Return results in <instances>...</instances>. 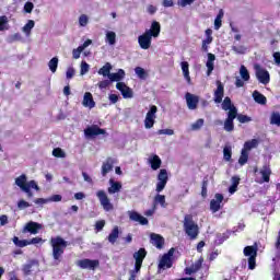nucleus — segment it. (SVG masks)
Returning a JSON list of instances; mask_svg holds the SVG:
<instances>
[{
  "instance_id": "a878e982",
  "label": "nucleus",
  "mask_w": 280,
  "mask_h": 280,
  "mask_svg": "<svg viewBox=\"0 0 280 280\" xmlns=\"http://www.w3.org/2000/svg\"><path fill=\"white\" fill-rule=\"evenodd\" d=\"M222 110H228V113H231L233 110L235 114L237 113V107L233 104L231 101V97L226 96L222 102Z\"/></svg>"
},
{
  "instance_id": "a211bd4d",
  "label": "nucleus",
  "mask_w": 280,
  "mask_h": 280,
  "mask_svg": "<svg viewBox=\"0 0 280 280\" xmlns=\"http://www.w3.org/2000/svg\"><path fill=\"white\" fill-rule=\"evenodd\" d=\"M185 97H186V103H187V107L189 108V110H196V108H198L200 97H198L189 92L186 93Z\"/></svg>"
},
{
  "instance_id": "e433bc0d",
  "label": "nucleus",
  "mask_w": 280,
  "mask_h": 280,
  "mask_svg": "<svg viewBox=\"0 0 280 280\" xmlns=\"http://www.w3.org/2000/svg\"><path fill=\"white\" fill-rule=\"evenodd\" d=\"M231 237V231H226L224 233H219L217 234V240H215V244H224V242H226V240H229Z\"/></svg>"
},
{
  "instance_id": "39448f33",
  "label": "nucleus",
  "mask_w": 280,
  "mask_h": 280,
  "mask_svg": "<svg viewBox=\"0 0 280 280\" xmlns=\"http://www.w3.org/2000/svg\"><path fill=\"white\" fill-rule=\"evenodd\" d=\"M176 252V249L174 247H172L171 249H168V252L166 254H163V256L161 257L159 265H158V270H170V268H172V266H174V253Z\"/></svg>"
},
{
  "instance_id": "4be33fe9",
  "label": "nucleus",
  "mask_w": 280,
  "mask_h": 280,
  "mask_svg": "<svg viewBox=\"0 0 280 280\" xmlns=\"http://www.w3.org/2000/svg\"><path fill=\"white\" fill-rule=\"evenodd\" d=\"M145 33L149 34L151 38H159L161 34V23L153 21L150 30H147Z\"/></svg>"
},
{
  "instance_id": "f03ea898",
  "label": "nucleus",
  "mask_w": 280,
  "mask_h": 280,
  "mask_svg": "<svg viewBox=\"0 0 280 280\" xmlns=\"http://www.w3.org/2000/svg\"><path fill=\"white\" fill-rule=\"evenodd\" d=\"M50 246L52 248V259H55V261H60L62 255H65V249L69 244L61 236H56L50 238Z\"/></svg>"
},
{
  "instance_id": "0eeeda50",
  "label": "nucleus",
  "mask_w": 280,
  "mask_h": 280,
  "mask_svg": "<svg viewBox=\"0 0 280 280\" xmlns=\"http://www.w3.org/2000/svg\"><path fill=\"white\" fill-rule=\"evenodd\" d=\"M156 113H159V107H156V105H152L144 119V128L148 130H150V128H154Z\"/></svg>"
},
{
  "instance_id": "e2e57ef3",
  "label": "nucleus",
  "mask_w": 280,
  "mask_h": 280,
  "mask_svg": "<svg viewBox=\"0 0 280 280\" xmlns=\"http://www.w3.org/2000/svg\"><path fill=\"white\" fill-rule=\"evenodd\" d=\"M194 1L196 0H178L177 5H179L180 8H187V5H191Z\"/></svg>"
},
{
  "instance_id": "c9c22d12",
  "label": "nucleus",
  "mask_w": 280,
  "mask_h": 280,
  "mask_svg": "<svg viewBox=\"0 0 280 280\" xmlns=\"http://www.w3.org/2000/svg\"><path fill=\"white\" fill-rule=\"evenodd\" d=\"M35 264H38L36 260H30L28 264L23 265L22 271L24 272L25 277H30L32 275V268H34Z\"/></svg>"
},
{
  "instance_id": "4c0bfd02",
  "label": "nucleus",
  "mask_w": 280,
  "mask_h": 280,
  "mask_svg": "<svg viewBox=\"0 0 280 280\" xmlns=\"http://www.w3.org/2000/svg\"><path fill=\"white\" fill-rule=\"evenodd\" d=\"M135 73L140 80H148V71H145V69L142 67H136Z\"/></svg>"
},
{
  "instance_id": "f8f14e48",
  "label": "nucleus",
  "mask_w": 280,
  "mask_h": 280,
  "mask_svg": "<svg viewBox=\"0 0 280 280\" xmlns=\"http://www.w3.org/2000/svg\"><path fill=\"white\" fill-rule=\"evenodd\" d=\"M78 266H80V268H82L83 270H95V268H100V260L97 259H89V258H84L79 260Z\"/></svg>"
},
{
  "instance_id": "6e6d98bb",
  "label": "nucleus",
  "mask_w": 280,
  "mask_h": 280,
  "mask_svg": "<svg viewBox=\"0 0 280 280\" xmlns=\"http://www.w3.org/2000/svg\"><path fill=\"white\" fill-rule=\"evenodd\" d=\"M5 25H8V16L2 15V16H0V32L8 30V27H5Z\"/></svg>"
},
{
  "instance_id": "a18cd8bd",
  "label": "nucleus",
  "mask_w": 280,
  "mask_h": 280,
  "mask_svg": "<svg viewBox=\"0 0 280 280\" xmlns=\"http://www.w3.org/2000/svg\"><path fill=\"white\" fill-rule=\"evenodd\" d=\"M34 25H36L34 20H28V22L23 26V32L25 34H31L32 30H34Z\"/></svg>"
},
{
  "instance_id": "72a5a7b5",
  "label": "nucleus",
  "mask_w": 280,
  "mask_h": 280,
  "mask_svg": "<svg viewBox=\"0 0 280 280\" xmlns=\"http://www.w3.org/2000/svg\"><path fill=\"white\" fill-rule=\"evenodd\" d=\"M109 244H115L119 240V228L115 226L107 237Z\"/></svg>"
},
{
  "instance_id": "680f3d73",
  "label": "nucleus",
  "mask_w": 280,
  "mask_h": 280,
  "mask_svg": "<svg viewBox=\"0 0 280 280\" xmlns=\"http://www.w3.org/2000/svg\"><path fill=\"white\" fill-rule=\"evenodd\" d=\"M83 51L84 50H82V48L79 46L78 48L72 50V58H74V60H78Z\"/></svg>"
},
{
  "instance_id": "5fc2aeb1",
  "label": "nucleus",
  "mask_w": 280,
  "mask_h": 280,
  "mask_svg": "<svg viewBox=\"0 0 280 280\" xmlns=\"http://www.w3.org/2000/svg\"><path fill=\"white\" fill-rule=\"evenodd\" d=\"M79 25L81 27H86L89 25V16L86 14H81L79 18Z\"/></svg>"
},
{
  "instance_id": "ea45409f",
  "label": "nucleus",
  "mask_w": 280,
  "mask_h": 280,
  "mask_svg": "<svg viewBox=\"0 0 280 280\" xmlns=\"http://www.w3.org/2000/svg\"><path fill=\"white\" fill-rule=\"evenodd\" d=\"M240 177L238 176H233L232 177V185L229 188L230 194H235L237 191V187L240 186Z\"/></svg>"
},
{
  "instance_id": "0e129e2a",
  "label": "nucleus",
  "mask_w": 280,
  "mask_h": 280,
  "mask_svg": "<svg viewBox=\"0 0 280 280\" xmlns=\"http://www.w3.org/2000/svg\"><path fill=\"white\" fill-rule=\"evenodd\" d=\"M110 86V80H103L98 82V89H108Z\"/></svg>"
},
{
  "instance_id": "bf43d9fd",
  "label": "nucleus",
  "mask_w": 280,
  "mask_h": 280,
  "mask_svg": "<svg viewBox=\"0 0 280 280\" xmlns=\"http://www.w3.org/2000/svg\"><path fill=\"white\" fill-rule=\"evenodd\" d=\"M28 207H32V205H30V202L25 201L24 199L18 201V209L23 210L27 209Z\"/></svg>"
},
{
  "instance_id": "9b49d317",
  "label": "nucleus",
  "mask_w": 280,
  "mask_h": 280,
  "mask_svg": "<svg viewBox=\"0 0 280 280\" xmlns=\"http://www.w3.org/2000/svg\"><path fill=\"white\" fill-rule=\"evenodd\" d=\"M217 89L213 94V102L215 104H222V100H224V83L222 81L217 80L215 82Z\"/></svg>"
},
{
  "instance_id": "6e6552de",
  "label": "nucleus",
  "mask_w": 280,
  "mask_h": 280,
  "mask_svg": "<svg viewBox=\"0 0 280 280\" xmlns=\"http://www.w3.org/2000/svg\"><path fill=\"white\" fill-rule=\"evenodd\" d=\"M167 180H170V176L167 175V170L161 168L160 173L158 174V184L155 188V191H158V194H161V191L165 189L167 185Z\"/></svg>"
},
{
  "instance_id": "4468645a",
  "label": "nucleus",
  "mask_w": 280,
  "mask_h": 280,
  "mask_svg": "<svg viewBox=\"0 0 280 280\" xmlns=\"http://www.w3.org/2000/svg\"><path fill=\"white\" fill-rule=\"evenodd\" d=\"M43 229V224L34 221H30L25 224L22 232L23 233H31V235H37V233Z\"/></svg>"
},
{
  "instance_id": "1a4fd4ad",
  "label": "nucleus",
  "mask_w": 280,
  "mask_h": 280,
  "mask_svg": "<svg viewBox=\"0 0 280 280\" xmlns=\"http://www.w3.org/2000/svg\"><path fill=\"white\" fill-rule=\"evenodd\" d=\"M256 78L260 82V84H269L270 83V72L268 70L261 68V66H255Z\"/></svg>"
},
{
  "instance_id": "338daca9",
  "label": "nucleus",
  "mask_w": 280,
  "mask_h": 280,
  "mask_svg": "<svg viewBox=\"0 0 280 280\" xmlns=\"http://www.w3.org/2000/svg\"><path fill=\"white\" fill-rule=\"evenodd\" d=\"M159 135H168L170 137L174 135V129H160L158 131Z\"/></svg>"
},
{
  "instance_id": "2f4dec72",
  "label": "nucleus",
  "mask_w": 280,
  "mask_h": 280,
  "mask_svg": "<svg viewBox=\"0 0 280 280\" xmlns=\"http://www.w3.org/2000/svg\"><path fill=\"white\" fill-rule=\"evenodd\" d=\"M182 71L184 73V78L188 84H191V77L189 75V62L182 61Z\"/></svg>"
},
{
  "instance_id": "37998d69",
  "label": "nucleus",
  "mask_w": 280,
  "mask_h": 280,
  "mask_svg": "<svg viewBox=\"0 0 280 280\" xmlns=\"http://www.w3.org/2000/svg\"><path fill=\"white\" fill-rule=\"evenodd\" d=\"M240 73L244 82H248V80H250V73L248 72V69L245 68V66H241Z\"/></svg>"
},
{
  "instance_id": "f704fd0d",
  "label": "nucleus",
  "mask_w": 280,
  "mask_h": 280,
  "mask_svg": "<svg viewBox=\"0 0 280 280\" xmlns=\"http://www.w3.org/2000/svg\"><path fill=\"white\" fill-rule=\"evenodd\" d=\"M113 66L109 62H107L98 70V74L103 75L104 78H109Z\"/></svg>"
},
{
  "instance_id": "3c124183",
  "label": "nucleus",
  "mask_w": 280,
  "mask_h": 280,
  "mask_svg": "<svg viewBox=\"0 0 280 280\" xmlns=\"http://www.w3.org/2000/svg\"><path fill=\"white\" fill-rule=\"evenodd\" d=\"M236 119L240 121V124H248V121H253L249 116L244 114H237Z\"/></svg>"
},
{
  "instance_id": "4d7b16f0",
  "label": "nucleus",
  "mask_w": 280,
  "mask_h": 280,
  "mask_svg": "<svg viewBox=\"0 0 280 280\" xmlns=\"http://www.w3.org/2000/svg\"><path fill=\"white\" fill-rule=\"evenodd\" d=\"M33 10H34V3L27 1V2L24 4V12H25V14H32Z\"/></svg>"
},
{
  "instance_id": "f3484780",
  "label": "nucleus",
  "mask_w": 280,
  "mask_h": 280,
  "mask_svg": "<svg viewBox=\"0 0 280 280\" xmlns=\"http://www.w3.org/2000/svg\"><path fill=\"white\" fill-rule=\"evenodd\" d=\"M138 45L141 49H149L152 47V37L149 35V33L144 32L138 37Z\"/></svg>"
},
{
  "instance_id": "c85d7f7f",
  "label": "nucleus",
  "mask_w": 280,
  "mask_h": 280,
  "mask_svg": "<svg viewBox=\"0 0 280 280\" xmlns=\"http://www.w3.org/2000/svg\"><path fill=\"white\" fill-rule=\"evenodd\" d=\"M110 187L107 188L108 194H119L121 191V184L119 182H115V179H109Z\"/></svg>"
},
{
  "instance_id": "20e7f679",
  "label": "nucleus",
  "mask_w": 280,
  "mask_h": 280,
  "mask_svg": "<svg viewBox=\"0 0 280 280\" xmlns=\"http://www.w3.org/2000/svg\"><path fill=\"white\" fill-rule=\"evenodd\" d=\"M258 250L259 249L257 248V244L244 247V249H243L244 256L249 257L247 260L248 270H255V268H257V252Z\"/></svg>"
},
{
  "instance_id": "603ef678",
  "label": "nucleus",
  "mask_w": 280,
  "mask_h": 280,
  "mask_svg": "<svg viewBox=\"0 0 280 280\" xmlns=\"http://www.w3.org/2000/svg\"><path fill=\"white\" fill-rule=\"evenodd\" d=\"M205 126V119L199 118L191 125V130H200Z\"/></svg>"
},
{
  "instance_id": "a19ab883",
  "label": "nucleus",
  "mask_w": 280,
  "mask_h": 280,
  "mask_svg": "<svg viewBox=\"0 0 280 280\" xmlns=\"http://www.w3.org/2000/svg\"><path fill=\"white\" fill-rule=\"evenodd\" d=\"M13 244H15V246H19V248H25V246H30V241L19 240V236H14Z\"/></svg>"
},
{
  "instance_id": "8fccbe9b",
  "label": "nucleus",
  "mask_w": 280,
  "mask_h": 280,
  "mask_svg": "<svg viewBox=\"0 0 280 280\" xmlns=\"http://www.w3.org/2000/svg\"><path fill=\"white\" fill-rule=\"evenodd\" d=\"M156 205H161V207H165V196L164 195H156L154 197V207Z\"/></svg>"
},
{
  "instance_id": "cd10ccee",
  "label": "nucleus",
  "mask_w": 280,
  "mask_h": 280,
  "mask_svg": "<svg viewBox=\"0 0 280 280\" xmlns=\"http://www.w3.org/2000/svg\"><path fill=\"white\" fill-rule=\"evenodd\" d=\"M261 174V183H270V176L272 174V170H270V166L264 165L262 168L260 170Z\"/></svg>"
},
{
  "instance_id": "69168bd1",
  "label": "nucleus",
  "mask_w": 280,
  "mask_h": 280,
  "mask_svg": "<svg viewBox=\"0 0 280 280\" xmlns=\"http://www.w3.org/2000/svg\"><path fill=\"white\" fill-rule=\"evenodd\" d=\"M62 201L61 195H52L50 198H48V202H60Z\"/></svg>"
},
{
  "instance_id": "9d476101",
  "label": "nucleus",
  "mask_w": 280,
  "mask_h": 280,
  "mask_svg": "<svg viewBox=\"0 0 280 280\" xmlns=\"http://www.w3.org/2000/svg\"><path fill=\"white\" fill-rule=\"evenodd\" d=\"M145 257H148V250H145V248L143 247L138 249V252L133 253V259L136 261L135 262L136 271L141 270L143 266V260L145 259Z\"/></svg>"
},
{
  "instance_id": "774afa93",
  "label": "nucleus",
  "mask_w": 280,
  "mask_h": 280,
  "mask_svg": "<svg viewBox=\"0 0 280 280\" xmlns=\"http://www.w3.org/2000/svg\"><path fill=\"white\" fill-rule=\"evenodd\" d=\"M273 60L276 62V65H280V52L277 51V52H273Z\"/></svg>"
},
{
  "instance_id": "7c9ffc66",
  "label": "nucleus",
  "mask_w": 280,
  "mask_h": 280,
  "mask_svg": "<svg viewBox=\"0 0 280 280\" xmlns=\"http://www.w3.org/2000/svg\"><path fill=\"white\" fill-rule=\"evenodd\" d=\"M126 78V71H124V69H119L118 72L116 73H110L108 79L110 82H121V80Z\"/></svg>"
},
{
  "instance_id": "7ed1b4c3",
  "label": "nucleus",
  "mask_w": 280,
  "mask_h": 280,
  "mask_svg": "<svg viewBox=\"0 0 280 280\" xmlns=\"http://www.w3.org/2000/svg\"><path fill=\"white\" fill-rule=\"evenodd\" d=\"M184 231L189 240H197L198 235H200V228L195 223L191 214H186L184 218Z\"/></svg>"
},
{
  "instance_id": "49530a36",
  "label": "nucleus",
  "mask_w": 280,
  "mask_h": 280,
  "mask_svg": "<svg viewBox=\"0 0 280 280\" xmlns=\"http://www.w3.org/2000/svg\"><path fill=\"white\" fill-rule=\"evenodd\" d=\"M52 156L56 159H65L67 156V153L61 148H56L52 150Z\"/></svg>"
},
{
  "instance_id": "b1692460",
  "label": "nucleus",
  "mask_w": 280,
  "mask_h": 280,
  "mask_svg": "<svg viewBox=\"0 0 280 280\" xmlns=\"http://www.w3.org/2000/svg\"><path fill=\"white\" fill-rule=\"evenodd\" d=\"M82 105L85 108H95V101L93 100V94L91 92L84 93Z\"/></svg>"
},
{
  "instance_id": "864d4df0",
  "label": "nucleus",
  "mask_w": 280,
  "mask_h": 280,
  "mask_svg": "<svg viewBox=\"0 0 280 280\" xmlns=\"http://www.w3.org/2000/svg\"><path fill=\"white\" fill-rule=\"evenodd\" d=\"M207 187H209V179L203 178L201 183V196L202 198H207Z\"/></svg>"
},
{
  "instance_id": "09e8293b",
  "label": "nucleus",
  "mask_w": 280,
  "mask_h": 280,
  "mask_svg": "<svg viewBox=\"0 0 280 280\" xmlns=\"http://www.w3.org/2000/svg\"><path fill=\"white\" fill-rule=\"evenodd\" d=\"M238 163L240 165H246V163H248V152L242 150L241 152V156L238 159Z\"/></svg>"
},
{
  "instance_id": "aec40b11",
  "label": "nucleus",
  "mask_w": 280,
  "mask_h": 280,
  "mask_svg": "<svg viewBox=\"0 0 280 280\" xmlns=\"http://www.w3.org/2000/svg\"><path fill=\"white\" fill-rule=\"evenodd\" d=\"M115 163H117L115 159L107 158L106 161L103 162L102 164V171H101L102 176H106L108 172H113V167H115Z\"/></svg>"
},
{
  "instance_id": "13d9d810",
  "label": "nucleus",
  "mask_w": 280,
  "mask_h": 280,
  "mask_svg": "<svg viewBox=\"0 0 280 280\" xmlns=\"http://www.w3.org/2000/svg\"><path fill=\"white\" fill-rule=\"evenodd\" d=\"M89 69H90V66L88 65V62L82 61L81 62V70H80L81 75H86V73H89Z\"/></svg>"
},
{
  "instance_id": "79ce46f5",
  "label": "nucleus",
  "mask_w": 280,
  "mask_h": 280,
  "mask_svg": "<svg viewBox=\"0 0 280 280\" xmlns=\"http://www.w3.org/2000/svg\"><path fill=\"white\" fill-rule=\"evenodd\" d=\"M48 67L51 73H56V71H58V57H54L52 59H50L48 62Z\"/></svg>"
},
{
  "instance_id": "473e14b6",
  "label": "nucleus",
  "mask_w": 280,
  "mask_h": 280,
  "mask_svg": "<svg viewBox=\"0 0 280 280\" xmlns=\"http://www.w3.org/2000/svg\"><path fill=\"white\" fill-rule=\"evenodd\" d=\"M257 145H259V141L257 139H252L244 143L242 150L248 153L250 150H253V148H257Z\"/></svg>"
},
{
  "instance_id": "6ab92c4d",
  "label": "nucleus",
  "mask_w": 280,
  "mask_h": 280,
  "mask_svg": "<svg viewBox=\"0 0 280 280\" xmlns=\"http://www.w3.org/2000/svg\"><path fill=\"white\" fill-rule=\"evenodd\" d=\"M84 135L85 137H97L100 135H106V129H102L97 125H93L84 130Z\"/></svg>"
},
{
  "instance_id": "5701e85b",
  "label": "nucleus",
  "mask_w": 280,
  "mask_h": 280,
  "mask_svg": "<svg viewBox=\"0 0 280 280\" xmlns=\"http://www.w3.org/2000/svg\"><path fill=\"white\" fill-rule=\"evenodd\" d=\"M151 243L153 244V246H155L156 248H159V250H161V248H163V246H165V238H163V236H161V234H151Z\"/></svg>"
},
{
  "instance_id": "052dcab7",
  "label": "nucleus",
  "mask_w": 280,
  "mask_h": 280,
  "mask_svg": "<svg viewBox=\"0 0 280 280\" xmlns=\"http://www.w3.org/2000/svg\"><path fill=\"white\" fill-rule=\"evenodd\" d=\"M104 226H106V221L100 220L95 223V231L100 232L104 230Z\"/></svg>"
},
{
  "instance_id": "423d86ee",
  "label": "nucleus",
  "mask_w": 280,
  "mask_h": 280,
  "mask_svg": "<svg viewBox=\"0 0 280 280\" xmlns=\"http://www.w3.org/2000/svg\"><path fill=\"white\" fill-rule=\"evenodd\" d=\"M96 198L100 200L101 207H103L104 211H113V209H115V206L110 202V198H108L106 191L98 190L96 192Z\"/></svg>"
},
{
  "instance_id": "de8ad7c7",
  "label": "nucleus",
  "mask_w": 280,
  "mask_h": 280,
  "mask_svg": "<svg viewBox=\"0 0 280 280\" xmlns=\"http://www.w3.org/2000/svg\"><path fill=\"white\" fill-rule=\"evenodd\" d=\"M232 156H233V151H232L231 147H224V149H223L224 161H231Z\"/></svg>"
},
{
  "instance_id": "f257e3e1",
  "label": "nucleus",
  "mask_w": 280,
  "mask_h": 280,
  "mask_svg": "<svg viewBox=\"0 0 280 280\" xmlns=\"http://www.w3.org/2000/svg\"><path fill=\"white\" fill-rule=\"evenodd\" d=\"M15 185H18L24 194H26L27 198H34V192L32 189H35V191H40V187L36 183V180L32 179L27 182V175L22 174L19 177L15 178Z\"/></svg>"
},
{
  "instance_id": "c03bdc74",
  "label": "nucleus",
  "mask_w": 280,
  "mask_h": 280,
  "mask_svg": "<svg viewBox=\"0 0 280 280\" xmlns=\"http://www.w3.org/2000/svg\"><path fill=\"white\" fill-rule=\"evenodd\" d=\"M270 124H271L272 126H278V127H280V114H279V112H273V113L271 114Z\"/></svg>"
},
{
  "instance_id": "bb28decb",
  "label": "nucleus",
  "mask_w": 280,
  "mask_h": 280,
  "mask_svg": "<svg viewBox=\"0 0 280 280\" xmlns=\"http://www.w3.org/2000/svg\"><path fill=\"white\" fill-rule=\"evenodd\" d=\"M149 163L151 165V170H153L154 172H156V170H161V165L163 163V161H161V158L156 154H153L150 159H149Z\"/></svg>"
},
{
  "instance_id": "393cba45",
  "label": "nucleus",
  "mask_w": 280,
  "mask_h": 280,
  "mask_svg": "<svg viewBox=\"0 0 280 280\" xmlns=\"http://www.w3.org/2000/svg\"><path fill=\"white\" fill-rule=\"evenodd\" d=\"M205 260L202 258H199L191 267L185 268V275H195V272H198L200 268H202V262Z\"/></svg>"
},
{
  "instance_id": "c756f323",
  "label": "nucleus",
  "mask_w": 280,
  "mask_h": 280,
  "mask_svg": "<svg viewBox=\"0 0 280 280\" xmlns=\"http://www.w3.org/2000/svg\"><path fill=\"white\" fill-rule=\"evenodd\" d=\"M253 97L256 104H260L261 106H266L268 103V98L257 90L253 92Z\"/></svg>"
},
{
  "instance_id": "dca6fc26",
  "label": "nucleus",
  "mask_w": 280,
  "mask_h": 280,
  "mask_svg": "<svg viewBox=\"0 0 280 280\" xmlns=\"http://www.w3.org/2000/svg\"><path fill=\"white\" fill-rule=\"evenodd\" d=\"M117 91H120L124 100H130L133 97L132 89H130L128 85H126L124 82H118L116 84Z\"/></svg>"
},
{
  "instance_id": "412c9836",
  "label": "nucleus",
  "mask_w": 280,
  "mask_h": 280,
  "mask_svg": "<svg viewBox=\"0 0 280 280\" xmlns=\"http://www.w3.org/2000/svg\"><path fill=\"white\" fill-rule=\"evenodd\" d=\"M129 220H131V222H139V224H141L142 226L149 224L148 219L137 211H129Z\"/></svg>"
},
{
  "instance_id": "58836bf2",
  "label": "nucleus",
  "mask_w": 280,
  "mask_h": 280,
  "mask_svg": "<svg viewBox=\"0 0 280 280\" xmlns=\"http://www.w3.org/2000/svg\"><path fill=\"white\" fill-rule=\"evenodd\" d=\"M105 40L108 45H115V43H117V34L113 31L107 32Z\"/></svg>"
},
{
  "instance_id": "ddd939ff",
  "label": "nucleus",
  "mask_w": 280,
  "mask_h": 280,
  "mask_svg": "<svg viewBox=\"0 0 280 280\" xmlns=\"http://www.w3.org/2000/svg\"><path fill=\"white\" fill-rule=\"evenodd\" d=\"M235 119H237V113L235 114V112L231 110V113H228V117L224 120V130L226 132H233V130H235V125L233 121H235Z\"/></svg>"
},
{
  "instance_id": "2eb2a0df",
  "label": "nucleus",
  "mask_w": 280,
  "mask_h": 280,
  "mask_svg": "<svg viewBox=\"0 0 280 280\" xmlns=\"http://www.w3.org/2000/svg\"><path fill=\"white\" fill-rule=\"evenodd\" d=\"M224 201V195L222 194H215L214 199L210 201V210L212 213H218L220 209H222V202Z\"/></svg>"
}]
</instances>
